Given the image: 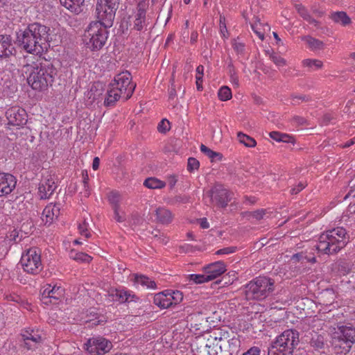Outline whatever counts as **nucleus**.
Listing matches in <instances>:
<instances>
[{
    "mask_svg": "<svg viewBox=\"0 0 355 355\" xmlns=\"http://www.w3.org/2000/svg\"><path fill=\"white\" fill-rule=\"evenodd\" d=\"M132 76L128 71H123L117 74L110 83L104 105L112 107L120 99H129L136 87V84L131 82Z\"/></svg>",
    "mask_w": 355,
    "mask_h": 355,
    "instance_id": "f257e3e1",
    "label": "nucleus"
},
{
    "mask_svg": "<svg viewBox=\"0 0 355 355\" xmlns=\"http://www.w3.org/2000/svg\"><path fill=\"white\" fill-rule=\"evenodd\" d=\"M42 26L38 23L28 26L24 31L17 33V42L27 53L39 55H43Z\"/></svg>",
    "mask_w": 355,
    "mask_h": 355,
    "instance_id": "f03ea898",
    "label": "nucleus"
},
{
    "mask_svg": "<svg viewBox=\"0 0 355 355\" xmlns=\"http://www.w3.org/2000/svg\"><path fill=\"white\" fill-rule=\"evenodd\" d=\"M346 230L340 227L327 231L320 236L316 248L324 254L336 253L346 245Z\"/></svg>",
    "mask_w": 355,
    "mask_h": 355,
    "instance_id": "7ed1b4c3",
    "label": "nucleus"
},
{
    "mask_svg": "<svg viewBox=\"0 0 355 355\" xmlns=\"http://www.w3.org/2000/svg\"><path fill=\"white\" fill-rule=\"evenodd\" d=\"M101 21H93L89 24L83 35V43L85 47L92 51L101 50L105 44L108 37L107 28Z\"/></svg>",
    "mask_w": 355,
    "mask_h": 355,
    "instance_id": "20e7f679",
    "label": "nucleus"
},
{
    "mask_svg": "<svg viewBox=\"0 0 355 355\" xmlns=\"http://www.w3.org/2000/svg\"><path fill=\"white\" fill-rule=\"evenodd\" d=\"M274 280L259 276L250 281L244 286L245 297L248 300H263L274 291Z\"/></svg>",
    "mask_w": 355,
    "mask_h": 355,
    "instance_id": "39448f33",
    "label": "nucleus"
},
{
    "mask_svg": "<svg viewBox=\"0 0 355 355\" xmlns=\"http://www.w3.org/2000/svg\"><path fill=\"white\" fill-rule=\"evenodd\" d=\"M299 341L298 332L293 329H287L276 338L272 348L282 352L283 355L291 354Z\"/></svg>",
    "mask_w": 355,
    "mask_h": 355,
    "instance_id": "423d86ee",
    "label": "nucleus"
},
{
    "mask_svg": "<svg viewBox=\"0 0 355 355\" xmlns=\"http://www.w3.org/2000/svg\"><path fill=\"white\" fill-rule=\"evenodd\" d=\"M120 0H98L96 12L97 18L105 26H112Z\"/></svg>",
    "mask_w": 355,
    "mask_h": 355,
    "instance_id": "0eeeda50",
    "label": "nucleus"
},
{
    "mask_svg": "<svg viewBox=\"0 0 355 355\" xmlns=\"http://www.w3.org/2000/svg\"><path fill=\"white\" fill-rule=\"evenodd\" d=\"M183 300L182 293L177 290L167 289L155 294L153 303L162 309L180 303Z\"/></svg>",
    "mask_w": 355,
    "mask_h": 355,
    "instance_id": "6e6552de",
    "label": "nucleus"
},
{
    "mask_svg": "<svg viewBox=\"0 0 355 355\" xmlns=\"http://www.w3.org/2000/svg\"><path fill=\"white\" fill-rule=\"evenodd\" d=\"M148 9V2L145 0H141L138 2L135 10L130 16V25L132 29L141 31L146 28L149 24L148 17L146 15Z\"/></svg>",
    "mask_w": 355,
    "mask_h": 355,
    "instance_id": "1a4fd4ad",
    "label": "nucleus"
},
{
    "mask_svg": "<svg viewBox=\"0 0 355 355\" xmlns=\"http://www.w3.org/2000/svg\"><path fill=\"white\" fill-rule=\"evenodd\" d=\"M20 263L26 272L33 275L39 273L42 269L41 257L36 248H31L26 254H23Z\"/></svg>",
    "mask_w": 355,
    "mask_h": 355,
    "instance_id": "9d476101",
    "label": "nucleus"
},
{
    "mask_svg": "<svg viewBox=\"0 0 355 355\" xmlns=\"http://www.w3.org/2000/svg\"><path fill=\"white\" fill-rule=\"evenodd\" d=\"M112 348V343L102 336L90 338L85 343V349L91 355H103Z\"/></svg>",
    "mask_w": 355,
    "mask_h": 355,
    "instance_id": "9b49d317",
    "label": "nucleus"
},
{
    "mask_svg": "<svg viewBox=\"0 0 355 355\" xmlns=\"http://www.w3.org/2000/svg\"><path fill=\"white\" fill-rule=\"evenodd\" d=\"M6 116L8 125L14 126H23L27 122V113L26 110L18 106L8 108L6 112Z\"/></svg>",
    "mask_w": 355,
    "mask_h": 355,
    "instance_id": "f8f14e48",
    "label": "nucleus"
},
{
    "mask_svg": "<svg viewBox=\"0 0 355 355\" xmlns=\"http://www.w3.org/2000/svg\"><path fill=\"white\" fill-rule=\"evenodd\" d=\"M64 30L60 26L58 22L53 21L48 26L46 31V42L49 46H58L62 42Z\"/></svg>",
    "mask_w": 355,
    "mask_h": 355,
    "instance_id": "ddd939ff",
    "label": "nucleus"
},
{
    "mask_svg": "<svg viewBox=\"0 0 355 355\" xmlns=\"http://www.w3.org/2000/svg\"><path fill=\"white\" fill-rule=\"evenodd\" d=\"M21 337L22 342L21 345L27 349L37 348L38 344L42 343V336L32 329L22 330Z\"/></svg>",
    "mask_w": 355,
    "mask_h": 355,
    "instance_id": "4468645a",
    "label": "nucleus"
},
{
    "mask_svg": "<svg viewBox=\"0 0 355 355\" xmlns=\"http://www.w3.org/2000/svg\"><path fill=\"white\" fill-rule=\"evenodd\" d=\"M211 200L216 207H225L230 200L229 191L222 186L215 187L211 190Z\"/></svg>",
    "mask_w": 355,
    "mask_h": 355,
    "instance_id": "2eb2a0df",
    "label": "nucleus"
},
{
    "mask_svg": "<svg viewBox=\"0 0 355 355\" xmlns=\"http://www.w3.org/2000/svg\"><path fill=\"white\" fill-rule=\"evenodd\" d=\"M44 82V69L40 63V67L37 66L28 78V83L33 89L42 91Z\"/></svg>",
    "mask_w": 355,
    "mask_h": 355,
    "instance_id": "dca6fc26",
    "label": "nucleus"
},
{
    "mask_svg": "<svg viewBox=\"0 0 355 355\" xmlns=\"http://www.w3.org/2000/svg\"><path fill=\"white\" fill-rule=\"evenodd\" d=\"M17 180L10 173L0 172V196L10 193L15 188Z\"/></svg>",
    "mask_w": 355,
    "mask_h": 355,
    "instance_id": "f3484780",
    "label": "nucleus"
},
{
    "mask_svg": "<svg viewBox=\"0 0 355 355\" xmlns=\"http://www.w3.org/2000/svg\"><path fill=\"white\" fill-rule=\"evenodd\" d=\"M227 270L225 263L222 261H216L203 267L208 280L211 281L222 275Z\"/></svg>",
    "mask_w": 355,
    "mask_h": 355,
    "instance_id": "a211bd4d",
    "label": "nucleus"
},
{
    "mask_svg": "<svg viewBox=\"0 0 355 355\" xmlns=\"http://www.w3.org/2000/svg\"><path fill=\"white\" fill-rule=\"evenodd\" d=\"M15 53V49L10 35H0V58H9Z\"/></svg>",
    "mask_w": 355,
    "mask_h": 355,
    "instance_id": "6ab92c4d",
    "label": "nucleus"
},
{
    "mask_svg": "<svg viewBox=\"0 0 355 355\" xmlns=\"http://www.w3.org/2000/svg\"><path fill=\"white\" fill-rule=\"evenodd\" d=\"M336 334L338 335V340H343L345 343L353 344L355 343V328L352 326H338ZM350 349L351 345L348 346L347 352H349Z\"/></svg>",
    "mask_w": 355,
    "mask_h": 355,
    "instance_id": "aec40b11",
    "label": "nucleus"
},
{
    "mask_svg": "<svg viewBox=\"0 0 355 355\" xmlns=\"http://www.w3.org/2000/svg\"><path fill=\"white\" fill-rule=\"evenodd\" d=\"M225 340H221L219 336H210L206 340L209 355H218L219 352H223V348L225 347Z\"/></svg>",
    "mask_w": 355,
    "mask_h": 355,
    "instance_id": "412c9836",
    "label": "nucleus"
},
{
    "mask_svg": "<svg viewBox=\"0 0 355 355\" xmlns=\"http://www.w3.org/2000/svg\"><path fill=\"white\" fill-rule=\"evenodd\" d=\"M46 292H48V295L46 299H49V302L53 304H58L59 302L63 298L64 289L60 286L51 284L46 285Z\"/></svg>",
    "mask_w": 355,
    "mask_h": 355,
    "instance_id": "4be33fe9",
    "label": "nucleus"
},
{
    "mask_svg": "<svg viewBox=\"0 0 355 355\" xmlns=\"http://www.w3.org/2000/svg\"><path fill=\"white\" fill-rule=\"evenodd\" d=\"M219 338L221 340H224L225 342V347L223 348V352H230L232 354L234 352L238 351L240 346V340L236 337H233L232 338H229L227 332H223L220 331L219 332Z\"/></svg>",
    "mask_w": 355,
    "mask_h": 355,
    "instance_id": "5701e85b",
    "label": "nucleus"
},
{
    "mask_svg": "<svg viewBox=\"0 0 355 355\" xmlns=\"http://www.w3.org/2000/svg\"><path fill=\"white\" fill-rule=\"evenodd\" d=\"M113 295L121 303L137 302L139 300L133 291L125 288L116 289Z\"/></svg>",
    "mask_w": 355,
    "mask_h": 355,
    "instance_id": "b1692460",
    "label": "nucleus"
},
{
    "mask_svg": "<svg viewBox=\"0 0 355 355\" xmlns=\"http://www.w3.org/2000/svg\"><path fill=\"white\" fill-rule=\"evenodd\" d=\"M134 282L147 289L155 290L157 288L155 282L144 275L134 274Z\"/></svg>",
    "mask_w": 355,
    "mask_h": 355,
    "instance_id": "393cba45",
    "label": "nucleus"
},
{
    "mask_svg": "<svg viewBox=\"0 0 355 355\" xmlns=\"http://www.w3.org/2000/svg\"><path fill=\"white\" fill-rule=\"evenodd\" d=\"M85 0H60V3L71 12L78 14L81 12V7Z\"/></svg>",
    "mask_w": 355,
    "mask_h": 355,
    "instance_id": "a878e982",
    "label": "nucleus"
},
{
    "mask_svg": "<svg viewBox=\"0 0 355 355\" xmlns=\"http://www.w3.org/2000/svg\"><path fill=\"white\" fill-rule=\"evenodd\" d=\"M155 214L158 222L162 224H168L173 220V214L168 209L164 207H159L155 210Z\"/></svg>",
    "mask_w": 355,
    "mask_h": 355,
    "instance_id": "bb28decb",
    "label": "nucleus"
},
{
    "mask_svg": "<svg viewBox=\"0 0 355 355\" xmlns=\"http://www.w3.org/2000/svg\"><path fill=\"white\" fill-rule=\"evenodd\" d=\"M103 87L101 85L96 84L92 86L89 91L87 94V96L90 99L89 103H92L95 101L99 102L102 99Z\"/></svg>",
    "mask_w": 355,
    "mask_h": 355,
    "instance_id": "cd10ccee",
    "label": "nucleus"
},
{
    "mask_svg": "<svg viewBox=\"0 0 355 355\" xmlns=\"http://www.w3.org/2000/svg\"><path fill=\"white\" fill-rule=\"evenodd\" d=\"M60 214V207L58 205L50 203L46 206V225L48 223H51L54 219L57 218Z\"/></svg>",
    "mask_w": 355,
    "mask_h": 355,
    "instance_id": "c85d7f7f",
    "label": "nucleus"
},
{
    "mask_svg": "<svg viewBox=\"0 0 355 355\" xmlns=\"http://www.w3.org/2000/svg\"><path fill=\"white\" fill-rule=\"evenodd\" d=\"M251 28L261 40H263L266 28L269 29V27L267 24L261 23L259 19H257L251 24Z\"/></svg>",
    "mask_w": 355,
    "mask_h": 355,
    "instance_id": "c756f323",
    "label": "nucleus"
},
{
    "mask_svg": "<svg viewBox=\"0 0 355 355\" xmlns=\"http://www.w3.org/2000/svg\"><path fill=\"white\" fill-rule=\"evenodd\" d=\"M302 40L306 42L309 49L313 51H320L324 49V44L320 40L311 36H304L302 37Z\"/></svg>",
    "mask_w": 355,
    "mask_h": 355,
    "instance_id": "7c9ffc66",
    "label": "nucleus"
},
{
    "mask_svg": "<svg viewBox=\"0 0 355 355\" xmlns=\"http://www.w3.org/2000/svg\"><path fill=\"white\" fill-rule=\"evenodd\" d=\"M331 19L336 23L340 24L343 26L349 25L351 23V19L345 12H336L331 15Z\"/></svg>",
    "mask_w": 355,
    "mask_h": 355,
    "instance_id": "2f4dec72",
    "label": "nucleus"
},
{
    "mask_svg": "<svg viewBox=\"0 0 355 355\" xmlns=\"http://www.w3.org/2000/svg\"><path fill=\"white\" fill-rule=\"evenodd\" d=\"M302 65L309 71H315L323 67V62L318 59L307 58L302 61Z\"/></svg>",
    "mask_w": 355,
    "mask_h": 355,
    "instance_id": "473e14b6",
    "label": "nucleus"
},
{
    "mask_svg": "<svg viewBox=\"0 0 355 355\" xmlns=\"http://www.w3.org/2000/svg\"><path fill=\"white\" fill-rule=\"evenodd\" d=\"M295 9L298 14L310 24L317 26L318 21L313 19L308 12L307 9L302 4H296Z\"/></svg>",
    "mask_w": 355,
    "mask_h": 355,
    "instance_id": "72a5a7b5",
    "label": "nucleus"
},
{
    "mask_svg": "<svg viewBox=\"0 0 355 355\" xmlns=\"http://www.w3.org/2000/svg\"><path fill=\"white\" fill-rule=\"evenodd\" d=\"M69 257L80 263H89L92 260V257L87 254L83 252H76L73 250H71Z\"/></svg>",
    "mask_w": 355,
    "mask_h": 355,
    "instance_id": "f704fd0d",
    "label": "nucleus"
},
{
    "mask_svg": "<svg viewBox=\"0 0 355 355\" xmlns=\"http://www.w3.org/2000/svg\"><path fill=\"white\" fill-rule=\"evenodd\" d=\"M237 138L240 143L243 144L246 147L252 148L256 146L257 141L255 139L241 132L237 133Z\"/></svg>",
    "mask_w": 355,
    "mask_h": 355,
    "instance_id": "c9c22d12",
    "label": "nucleus"
},
{
    "mask_svg": "<svg viewBox=\"0 0 355 355\" xmlns=\"http://www.w3.org/2000/svg\"><path fill=\"white\" fill-rule=\"evenodd\" d=\"M144 185L148 189H155L164 188L166 184L155 178H148L144 181Z\"/></svg>",
    "mask_w": 355,
    "mask_h": 355,
    "instance_id": "e433bc0d",
    "label": "nucleus"
},
{
    "mask_svg": "<svg viewBox=\"0 0 355 355\" xmlns=\"http://www.w3.org/2000/svg\"><path fill=\"white\" fill-rule=\"evenodd\" d=\"M78 230L79 234L86 239H89L91 236L90 230L89 228V223L86 219L83 220L78 225Z\"/></svg>",
    "mask_w": 355,
    "mask_h": 355,
    "instance_id": "4c0bfd02",
    "label": "nucleus"
},
{
    "mask_svg": "<svg viewBox=\"0 0 355 355\" xmlns=\"http://www.w3.org/2000/svg\"><path fill=\"white\" fill-rule=\"evenodd\" d=\"M200 148V151L209 157L211 161H214L216 159L219 160L222 159V155L220 153L213 151L204 144H201Z\"/></svg>",
    "mask_w": 355,
    "mask_h": 355,
    "instance_id": "58836bf2",
    "label": "nucleus"
},
{
    "mask_svg": "<svg viewBox=\"0 0 355 355\" xmlns=\"http://www.w3.org/2000/svg\"><path fill=\"white\" fill-rule=\"evenodd\" d=\"M231 44L234 51L238 55H243L244 54L245 45L239 37L233 39L231 42Z\"/></svg>",
    "mask_w": 355,
    "mask_h": 355,
    "instance_id": "ea45409f",
    "label": "nucleus"
},
{
    "mask_svg": "<svg viewBox=\"0 0 355 355\" xmlns=\"http://www.w3.org/2000/svg\"><path fill=\"white\" fill-rule=\"evenodd\" d=\"M204 76V67L199 65L196 68V84L198 91L202 90V79Z\"/></svg>",
    "mask_w": 355,
    "mask_h": 355,
    "instance_id": "a19ab883",
    "label": "nucleus"
},
{
    "mask_svg": "<svg viewBox=\"0 0 355 355\" xmlns=\"http://www.w3.org/2000/svg\"><path fill=\"white\" fill-rule=\"evenodd\" d=\"M228 69H229L230 82L235 87H238L239 86V77L235 71V69H234V67L232 64V61L231 59L228 64Z\"/></svg>",
    "mask_w": 355,
    "mask_h": 355,
    "instance_id": "79ce46f5",
    "label": "nucleus"
},
{
    "mask_svg": "<svg viewBox=\"0 0 355 355\" xmlns=\"http://www.w3.org/2000/svg\"><path fill=\"white\" fill-rule=\"evenodd\" d=\"M188 279L190 282H193L194 284H199L209 282L207 274H191L189 275Z\"/></svg>",
    "mask_w": 355,
    "mask_h": 355,
    "instance_id": "37998d69",
    "label": "nucleus"
},
{
    "mask_svg": "<svg viewBox=\"0 0 355 355\" xmlns=\"http://www.w3.org/2000/svg\"><path fill=\"white\" fill-rule=\"evenodd\" d=\"M268 54L269 55L270 59L274 62V64L277 67H280L286 65V60L277 53H275L274 52H268Z\"/></svg>",
    "mask_w": 355,
    "mask_h": 355,
    "instance_id": "c03bdc74",
    "label": "nucleus"
},
{
    "mask_svg": "<svg viewBox=\"0 0 355 355\" xmlns=\"http://www.w3.org/2000/svg\"><path fill=\"white\" fill-rule=\"evenodd\" d=\"M218 96L219 99L223 101H228L232 96L231 89L227 86H223L220 88Z\"/></svg>",
    "mask_w": 355,
    "mask_h": 355,
    "instance_id": "a18cd8bd",
    "label": "nucleus"
},
{
    "mask_svg": "<svg viewBox=\"0 0 355 355\" xmlns=\"http://www.w3.org/2000/svg\"><path fill=\"white\" fill-rule=\"evenodd\" d=\"M291 260H293V261H302V262H304V260H306L308 262H311V263L315 262V258L314 257L308 258L303 252L297 253V254H295L294 255H293L291 257Z\"/></svg>",
    "mask_w": 355,
    "mask_h": 355,
    "instance_id": "49530a36",
    "label": "nucleus"
},
{
    "mask_svg": "<svg viewBox=\"0 0 355 355\" xmlns=\"http://www.w3.org/2000/svg\"><path fill=\"white\" fill-rule=\"evenodd\" d=\"M200 163L194 157H189L187 162V170L189 172H193L195 170L198 169Z\"/></svg>",
    "mask_w": 355,
    "mask_h": 355,
    "instance_id": "de8ad7c7",
    "label": "nucleus"
},
{
    "mask_svg": "<svg viewBox=\"0 0 355 355\" xmlns=\"http://www.w3.org/2000/svg\"><path fill=\"white\" fill-rule=\"evenodd\" d=\"M170 128V123L167 119H162L157 125L158 131L162 133L166 132Z\"/></svg>",
    "mask_w": 355,
    "mask_h": 355,
    "instance_id": "09e8293b",
    "label": "nucleus"
},
{
    "mask_svg": "<svg viewBox=\"0 0 355 355\" xmlns=\"http://www.w3.org/2000/svg\"><path fill=\"white\" fill-rule=\"evenodd\" d=\"M114 219L119 222L122 223L125 220V216L123 212L121 211L119 205H116L114 207Z\"/></svg>",
    "mask_w": 355,
    "mask_h": 355,
    "instance_id": "8fccbe9b",
    "label": "nucleus"
},
{
    "mask_svg": "<svg viewBox=\"0 0 355 355\" xmlns=\"http://www.w3.org/2000/svg\"><path fill=\"white\" fill-rule=\"evenodd\" d=\"M6 239L10 241H13L15 243H17L21 241V238L19 239V232L16 229L9 232L6 235Z\"/></svg>",
    "mask_w": 355,
    "mask_h": 355,
    "instance_id": "3c124183",
    "label": "nucleus"
},
{
    "mask_svg": "<svg viewBox=\"0 0 355 355\" xmlns=\"http://www.w3.org/2000/svg\"><path fill=\"white\" fill-rule=\"evenodd\" d=\"M83 176V187L85 189V196H88L89 195V175L87 171H83L82 172Z\"/></svg>",
    "mask_w": 355,
    "mask_h": 355,
    "instance_id": "603ef678",
    "label": "nucleus"
},
{
    "mask_svg": "<svg viewBox=\"0 0 355 355\" xmlns=\"http://www.w3.org/2000/svg\"><path fill=\"white\" fill-rule=\"evenodd\" d=\"M266 214L265 209H259L254 211L250 212V216L257 220H261L263 218V216Z\"/></svg>",
    "mask_w": 355,
    "mask_h": 355,
    "instance_id": "864d4df0",
    "label": "nucleus"
},
{
    "mask_svg": "<svg viewBox=\"0 0 355 355\" xmlns=\"http://www.w3.org/2000/svg\"><path fill=\"white\" fill-rule=\"evenodd\" d=\"M236 247H227L216 251V254L223 255L234 253L236 251Z\"/></svg>",
    "mask_w": 355,
    "mask_h": 355,
    "instance_id": "5fc2aeb1",
    "label": "nucleus"
},
{
    "mask_svg": "<svg viewBox=\"0 0 355 355\" xmlns=\"http://www.w3.org/2000/svg\"><path fill=\"white\" fill-rule=\"evenodd\" d=\"M196 355H209V353H208L206 341L201 344L199 347H197Z\"/></svg>",
    "mask_w": 355,
    "mask_h": 355,
    "instance_id": "6e6d98bb",
    "label": "nucleus"
},
{
    "mask_svg": "<svg viewBox=\"0 0 355 355\" xmlns=\"http://www.w3.org/2000/svg\"><path fill=\"white\" fill-rule=\"evenodd\" d=\"M48 186L47 190L46 189V196L47 193L49 192V195H51L55 189L57 188V184L53 180H47V182H46V186Z\"/></svg>",
    "mask_w": 355,
    "mask_h": 355,
    "instance_id": "4d7b16f0",
    "label": "nucleus"
},
{
    "mask_svg": "<svg viewBox=\"0 0 355 355\" xmlns=\"http://www.w3.org/2000/svg\"><path fill=\"white\" fill-rule=\"evenodd\" d=\"M56 74V69L53 67H51L50 69V71L48 72L46 69V84L48 83V82L51 83L53 81L54 76Z\"/></svg>",
    "mask_w": 355,
    "mask_h": 355,
    "instance_id": "13d9d810",
    "label": "nucleus"
},
{
    "mask_svg": "<svg viewBox=\"0 0 355 355\" xmlns=\"http://www.w3.org/2000/svg\"><path fill=\"white\" fill-rule=\"evenodd\" d=\"M109 200L112 204H113V207L118 205V202L119 200V194L116 191H112L109 195Z\"/></svg>",
    "mask_w": 355,
    "mask_h": 355,
    "instance_id": "bf43d9fd",
    "label": "nucleus"
},
{
    "mask_svg": "<svg viewBox=\"0 0 355 355\" xmlns=\"http://www.w3.org/2000/svg\"><path fill=\"white\" fill-rule=\"evenodd\" d=\"M308 98L304 95H292L291 101L293 104L300 103V101H306Z\"/></svg>",
    "mask_w": 355,
    "mask_h": 355,
    "instance_id": "052dcab7",
    "label": "nucleus"
},
{
    "mask_svg": "<svg viewBox=\"0 0 355 355\" xmlns=\"http://www.w3.org/2000/svg\"><path fill=\"white\" fill-rule=\"evenodd\" d=\"M281 142L293 143L294 139L292 136L288 134L281 132Z\"/></svg>",
    "mask_w": 355,
    "mask_h": 355,
    "instance_id": "680f3d73",
    "label": "nucleus"
},
{
    "mask_svg": "<svg viewBox=\"0 0 355 355\" xmlns=\"http://www.w3.org/2000/svg\"><path fill=\"white\" fill-rule=\"evenodd\" d=\"M306 185L302 182L299 183L296 187H293L291 190V193L292 195L297 194L300 192L303 189H304Z\"/></svg>",
    "mask_w": 355,
    "mask_h": 355,
    "instance_id": "e2e57ef3",
    "label": "nucleus"
},
{
    "mask_svg": "<svg viewBox=\"0 0 355 355\" xmlns=\"http://www.w3.org/2000/svg\"><path fill=\"white\" fill-rule=\"evenodd\" d=\"M260 349L257 347H252L250 348L246 352L243 353V355H260Z\"/></svg>",
    "mask_w": 355,
    "mask_h": 355,
    "instance_id": "0e129e2a",
    "label": "nucleus"
},
{
    "mask_svg": "<svg viewBox=\"0 0 355 355\" xmlns=\"http://www.w3.org/2000/svg\"><path fill=\"white\" fill-rule=\"evenodd\" d=\"M269 136L273 140L281 142V132L277 131H272L269 133Z\"/></svg>",
    "mask_w": 355,
    "mask_h": 355,
    "instance_id": "69168bd1",
    "label": "nucleus"
},
{
    "mask_svg": "<svg viewBox=\"0 0 355 355\" xmlns=\"http://www.w3.org/2000/svg\"><path fill=\"white\" fill-rule=\"evenodd\" d=\"M312 344L313 345V346H315L318 349L322 348L324 345L322 339L321 338H320L319 336L318 337L317 341L316 342L313 341Z\"/></svg>",
    "mask_w": 355,
    "mask_h": 355,
    "instance_id": "338daca9",
    "label": "nucleus"
},
{
    "mask_svg": "<svg viewBox=\"0 0 355 355\" xmlns=\"http://www.w3.org/2000/svg\"><path fill=\"white\" fill-rule=\"evenodd\" d=\"M99 164H100V159H99V158L98 157H95L94 158L93 162H92V168L94 171H96L99 168Z\"/></svg>",
    "mask_w": 355,
    "mask_h": 355,
    "instance_id": "774afa93",
    "label": "nucleus"
}]
</instances>
